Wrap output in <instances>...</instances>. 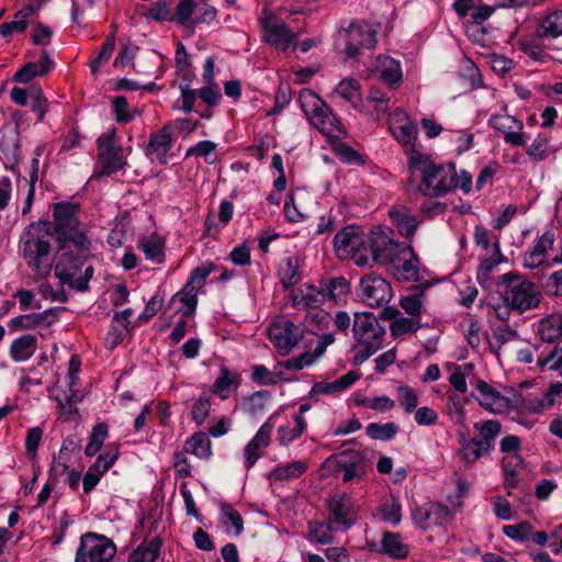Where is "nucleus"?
Instances as JSON below:
<instances>
[{"mask_svg":"<svg viewBox=\"0 0 562 562\" xmlns=\"http://www.w3.org/2000/svg\"><path fill=\"white\" fill-rule=\"evenodd\" d=\"M139 247L147 259L161 261L164 256L162 245L157 238H144L139 241Z\"/></svg>","mask_w":562,"mask_h":562,"instance_id":"obj_62","label":"nucleus"},{"mask_svg":"<svg viewBox=\"0 0 562 562\" xmlns=\"http://www.w3.org/2000/svg\"><path fill=\"white\" fill-rule=\"evenodd\" d=\"M216 147L217 145L212 140H201L187 150L186 157H203L207 164H213L215 158H211V156L216 150Z\"/></svg>","mask_w":562,"mask_h":562,"instance_id":"obj_56","label":"nucleus"},{"mask_svg":"<svg viewBox=\"0 0 562 562\" xmlns=\"http://www.w3.org/2000/svg\"><path fill=\"white\" fill-rule=\"evenodd\" d=\"M554 235L552 232H544L535 243V245L525 252L524 265L527 268L535 269L546 261L548 249L552 248Z\"/></svg>","mask_w":562,"mask_h":562,"instance_id":"obj_26","label":"nucleus"},{"mask_svg":"<svg viewBox=\"0 0 562 562\" xmlns=\"http://www.w3.org/2000/svg\"><path fill=\"white\" fill-rule=\"evenodd\" d=\"M372 260L379 265H391L407 245L394 240L381 228H374L368 236Z\"/></svg>","mask_w":562,"mask_h":562,"instance_id":"obj_12","label":"nucleus"},{"mask_svg":"<svg viewBox=\"0 0 562 562\" xmlns=\"http://www.w3.org/2000/svg\"><path fill=\"white\" fill-rule=\"evenodd\" d=\"M401 307L411 316H419L423 308V293H415L401 299Z\"/></svg>","mask_w":562,"mask_h":562,"instance_id":"obj_64","label":"nucleus"},{"mask_svg":"<svg viewBox=\"0 0 562 562\" xmlns=\"http://www.w3.org/2000/svg\"><path fill=\"white\" fill-rule=\"evenodd\" d=\"M198 291L192 285L186 283L181 291L176 293L171 302L175 303L177 301L183 303L186 310L182 311L183 316H190L194 313L196 305H198Z\"/></svg>","mask_w":562,"mask_h":562,"instance_id":"obj_45","label":"nucleus"},{"mask_svg":"<svg viewBox=\"0 0 562 562\" xmlns=\"http://www.w3.org/2000/svg\"><path fill=\"white\" fill-rule=\"evenodd\" d=\"M496 252L499 255V258H485L481 261L480 267L477 269V280L483 288H490L492 285L491 274L494 268L501 262L502 255L499 251L498 243L494 244Z\"/></svg>","mask_w":562,"mask_h":562,"instance_id":"obj_48","label":"nucleus"},{"mask_svg":"<svg viewBox=\"0 0 562 562\" xmlns=\"http://www.w3.org/2000/svg\"><path fill=\"white\" fill-rule=\"evenodd\" d=\"M381 552L389 554L394 559H404L408 554V547L402 542L400 533L384 532L381 542Z\"/></svg>","mask_w":562,"mask_h":562,"instance_id":"obj_36","label":"nucleus"},{"mask_svg":"<svg viewBox=\"0 0 562 562\" xmlns=\"http://www.w3.org/2000/svg\"><path fill=\"white\" fill-rule=\"evenodd\" d=\"M389 215L402 236L407 238L414 236L419 225V220L416 215L411 213L408 207L404 205L393 206L390 209Z\"/></svg>","mask_w":562,"mask_h":562,"instance_id":"obj_27","label":"nucleus"},{"mask_svg":"<svg viewBox=\"0 0 562 562\" xmlns=\"http://www.w3.org/2000/svg\"><path fill=\"white\" fill-rule=\"evenodd\" d=\"M117 457L119 449L116 447L109 448L98 456L94 463L91 465L92 470H95V472H99L100 474L105 473L114 464Z\"/></svg>","mask_w":562,"mask_h":562,"instance_id":"obj_58","label":"nucleus"},{"mask_svg":"<svg viewBox=\"0 0 562 562\" xmlns=\"http://www.w3.org/2000/svg\"><path fill=\"white\" fill-rule=\"evenodd\" d=\"M183 450L200 459H207L212 454L211 440L204 432H195L186 440Z\"/></svg>","mask_w":562,"mask_h":562,"instance_id":"obj_34","label":"nucleus"},{"mask_svg":"<svg viewBox=\"0 0 562 562\" xmlns=\"http://www.w3.org/2000/svg\"><path fill=\"white\" fill-rule=\"evenodd\" d=\"M461 459L467 463H473L477 461L481 457L487 456L484 448L477 441V438H472L467 440L465 438L461 441V449L459 452Z\"/></svg>","mask_w":562,"mask_h":562,"instance_id":"obj_49","label":"nucleus"},{"mask_svg":"<svg viewBox=\"0 0 562 562\" xmlns=\"http://www.w3.org/2000/svg\"><path fill=\"white\" fill-rule=\"evenodd\" d=\"M160 547L161 541L157 537L144 541L131 552L127 562H154L159 555Z\"/></svg>","mask_w":562,"mask_h":562,"instance_id":"obj_33","label":"nucleus"},{"mask_svg":"<svg viewBox=\"0 0 562 562\" xmlns=\"http://www.w3.org/2000/svg\"><path fill=\"white\" fill-rule=\"evenodd\" d=\"M80 205L72 202H58L53 205V231L61 250L72 246L87 252L92 243L88 237V226L79 220Z\"/></svg>","mask_w":562,"mask_h":562,"instance_id":"obj_2","label":"nucleus"},{"mask_svg":"<svg viewBox=\"0 0 562 562\" xmlns=\"http://www.w3.org/2000/svg\"><path fill=\"white\" fill-rule=\"evenodd\" d=\"M538 336L543 342H554L562 336V315L552 314L542 318L538 325Z\"/></svg>","mask_w":562,"mask_h":562,"instance_id":"obj_30","label":"nucleus"},{"mask_svg":"<svg viewBox=\"0 0 562 562\" xmlns=\"http://www.w3.org/2000/svg\"><path fill=\"white\" fill-rule=\"evenodd\" d=\"M116 547L105 536L87 532L80 538L75 562H109L115 554Z\"/></svg>","mask_w":562,"mask_h":562,"instance_id":"obj_7","label":"nucleus"},{"mask_svg":"<svg viewBox=\"0 0 562 562\" xmlns=\"http://www.w3.org/2000/svg\"><path fill=\"white\" fill-rule=\"evenodd\" d=\"M479 431L477 441L488 454L494 449V440L501 434L502 425L497 420H483L474 424Z\"/></svg>","mask_w":562,"mask_h":562,"instance_id":"obj_29","label":"nucleus"},{"mask_svg":"<svg viewBox=\"0 0 562 562\" xmlns=\"http://www.w3.org/2000/svg\"><path fill=\"white\" fill-rule=\"evenodd\" d=\"M334 521L349 528L355 522V504L348 494L335 495L328 504Z\"/></svg>","mask_w":562,"mask_h":562,"instance_id":"obj_23","label":"nucleus"},{"mask_svg":"<svg viewBox=\"0 0 562 562\" xmlns=\"http://www.w3.org/2000/svg\"><path fill=\"white\" fill-rule=\"evenodd\" d=\"M532 526L528 521H521L517 525H506L503 527V533L512 540L522 542L527 540L532 531Z\"/></svg>","mask_w":562,"mask_h":562,"instance_id":"obj_55","label":"nucleus"},{"mask_svg":"<svg viewBox=\"0 0 562 562\" xmlns=\"http://www.w3.org/2000/svg\"><path fill=\"white\" fill-rule=\"evenodd\" d=\"M316 359L317 358L313 351H306L299 355L297 357H293L281 362V366L288 370H302L313 364Z\"/></svg>","mask_w":562,"mask_h":562,"instance_id":"obj_61","label":"nucleus"},{"mask_svg":"<svg viewBox=\"0 0 562 562\" xmlns=\"http://www.w3.org/2000/svg\"><path fill=\"white\" fill-rule=\"evenodd\" d=\"M375 72L390 88L398 87L403 81L401 63L391 56H379Z\"/></svg>","mask_w":562,"mask_h":562,"instance_id":"obj_25","label":"nucleus"},{"mask_svg":"<svg viewBox=\"0 0 562 562\" xmlns=\"http://www.w3.org/2000/svg\"><path fill=\"white\" fill-rule=\"evenodd\" d=\"M301 336L299 327L289 319L276 322L268 329V337L271 342L285 353L299 344Z\"/></svg>","mask_w":562,"mask_h":562,"instance_id":"obj_15","label":"nucleus"},{"mask_svg":"<svg viewBox=\"0 0 562 562\" xmlns=\"http://www.w3.org/2000/svg\"><path fill=\"white\" fill-rule=\"evenodd\" d=\"M173 133L170 124L164 125L159 131L149 136L145 154L161 165L167 164V154L172 147Z\"/></svg>","mask_w":562,"mask_h":562,"instance_id":"obj_18","label":"nucleus"},{"mask_svg":"<svg viewBox=\"0 0 562 562\" xmlns=\"http://www.w3.org/2000/svg\"><path fill=\"white\" fill-rule=\"evenodd\" d=\"M391 133L397 142L408 147L413 154L417 153L415 150V140L418 135V128L412 120L407 122V124L397 126L395 130L391 131Z\"/></svg>","mask_w":562,"mask_h":562,"instance_id":"obj_44","label":"nucleus"},{"mask_svg":"<svg viewBox=\"0 0 562 562\" xmlns=\"http://www.w3.org/2000/svg\"><path fill=\"white\" fill-rule=\"evenodd\" d=\"M475 389L477 394L473 396L480 402V404L486 409L493 413H503L509 408H522L525 406V400L520 396H516L510 400L502 395L493 386L482 380H475Z\"/></svg>","mask_w":562,"mask_h":562,"instance_id":"obj_13","label":"nucleus"},{"mask_svg":"<svg viewBox=\"0 0 562 562\" xmlns=\"http://www.w3.org/2000/svg\"><path fill=\"white\" fill-rule=\"evenodd\" d=\"M251 379L260 385H276L282 380V373L272 372L262 364L252 367Z\"/></svg>","mask_w":562,"mask_h":562,"instance_id":"obj_50","label":"nucleus"},{"mask_svg":"<svg viewBox=\"0 0 562 562\" xmlns=\"http://www.w3.org/2000/svg\"><path fill=\"white\" fill-rule=\"evenodd\" d=\"M449 517L450 512L448 507L439 504H432L429 507H419L413 514L415 524L424 530L442 524L445 520H448Z\"/></svg>","mask_w":562,"mask_h":562,"instance_id":"obj_24","label":"nucleus"},{"mask_svg":"<svg viewBox=\"0 0 562 562\" xmlns=\"http://www.w3.org/2000/svg\"><path fill=\"white\" fill-rule=\"evenodd\" d=\"M280 282L285 290L292 289L300 280L299 278V258L288 257L279 266L278 270Z\"/></svg>","mask_w":562,"mask_h":562,"instance_id":"obj_37","label":"nucleus"},{"mask_svg":"<svg viewBox=\"0 0 562 562\" xmlns=\"http://www.w3.org/2000/svg\"><path fill=\"white\" fill-rule=\"evenodd\" d=\"M562 394V382L553 383L549 386L547 396V402L544 400L538 401L537 403H526L524 409H526L529 413H541L547 407L551 406L553 404L552 396Z\"/></svg>","mask_w":562,"mask_h":562,"instance_id":"obj_53","label":"nucleus"},{"mask_svg":"<svg viewBox=\"0 0 562 562\" xmlns=\"http://www.w3.org/2000/svg\"><path fill=\"white\" fill-rule=\"evenodd\" d=\"M37 348V338L26 334L14 339L10 346L9 353L13 361L22 362L29 360Z\"/></svg>","mask_w":562,"mask_h":562,"instance_id":"obj_28","label":"nucleus"},{"mask_svg":"<svg viewBox=\"0 0 562 562\" xmlns=\"http://www.w3.org/2000/svg\"><path fill=\"white\" fill-rule=\"evenodd\" d=\"M397 394L398 402L407 414L416 411L418 397L412 387L407 385H401L397 387Z\"/></svg>","mask_w":562,"mask_h":562,"instance_id":"obj_59","label":"nucleus"},{"mask_svg":"<svg viewBox=\"0 0 562 562\" xmlns=\"http://www.w3.org/2000/svg\"><path fill=\"white\" fill-rule=\"evenodd\" d=\"M20 252L31 271L38 278L49 274L53 261L50 258V243L40 228L31 225L22 235Z\"/></svg>","mask_w":562,"mask_h":562,"instance_id":"obj_3","label":"nucleus"},{"mask_svg":"<svg viewBox=\"0 0 562 562\" xmlns=\"http://www.w3.org/2000/svg\"><path fill=\"white\" fill-rule=\"evenodd\" d=\"M358 296L370 307L387 304L393 297L392 286L381 276L368 273L360 279Z\"/></svg>","mask_w":562,"mask_h":562,"instance_id":"obj_8","label":"nucleus"},{"mask_svg":"<svg viewBox=\"0 0 562 562\" xmlns=\"http://www.w3.org/2000/svg\"><path fill=\"white\" fill-rule=\"evenodd\" d=\"M299 101L306 119L326 136L339 138L344 134L340 121L329 105L314 91L305 89L300 92Z\"/></svg>","mask_w":562,"mask_h":562,"instance_id":"obj_5","label":"nucleus"},{"mask_svg":"<svg viewBox=\"0 0 562 562\" xmlns=\"http://www.w3.org/2000/svg\"><path fill=\"white\" fill-rule=\"evenodd\" d=\"M333 244L339 258H348L364 245V236L358 226L348 225L335 235Z\"/></svg>","mask_w":562,"mask_h":562,"instance_id":"obj_16","label":"nucleus"},{"mask_svg":"<svg viewBox=\"0 0 562 562\" xmlns=\"http://www.w3.org/2000/svg\"><path fill=\"white\" fill-rule=\"evenodd\" d=\"M272 416L261 425L254 438L247 443L244 450V457L246 459V469L252 468L256 462L260 459L263 450L269 446L270 436L273 429L271 423Z\"/></svg>","mask_w":562,"mask_h":562,"instance_id":"obj_19","label":"nucleus"},{"mask_svg":"<svg viewBox=\"0 0 562 562\" xmlns=\"http://www.w3.org/2000/svg\"><path fill=\"white\" fill-rule=\"evenodd\" d=\"M307 469L304 461H293L273 469L268 477L274 481L293 480L300 477Z\"/></svg>","mask_w":562,"mask_h":562,"instance_id":"obj_40","label":"nucleus"},{"mask_svg":"<svg viewBox=\"0 0 562 562\" xmlns=\"http://www.w3.org/2000/svg\"><path fill=\"white\" fill-rule=\"evenodd\" d=\"M50 316H55V312L53 308L46 310L42 313L19 315L12 318L9 325L13 329H32L44 323L49 325L53 322V319H48Z\"/></svg>","mask_w":562,"mask_h":562,"instance_id":"obj_32","label":"nucleus"},{"mask_svg":"<svg viewBox=\"0 0 562 562\" xmlns=\"http://www.w3.org/2000/svg\"><path fill=\"white\" fill-rule=\"evenodd\" d=\"M549 140L546 135L538 134V136L533 139L531 145L527 148V155L533 160V161H542L544 160L549 154L550 148L548 145Z\"/></svg>","mask_w":562,"mask_h":562,"instance_id":"obj_52","label":"nucleus"},{"mask_svg":"<svg viewBox=\"0 0 562 562\" xmlns=\"http://www.w3.org/2000/svg\"><path fill=\"white\" fill-rule=\"evenodd\" d=\"M352 333L359 346H370L372 344L380 349L384 340L385 329L372 313L361 312L355 313Z\"/></svg>","mask_w":562,"mask_h":562,"instance_id":"obj_10","label":"nucleus"},{"mask_svg":"<svg viewBox=\"0 0 562 562\" xmlns=\"http://www.w3.org/2000/svg\"><path fill=\"white\" fill-rule=\"evenodd\" d=\"M391 266L400 280L417 281L419 279V260L411 245L402 250Z\"/></svg>","mask_w":562,"mask_h":562,"instance_id":"obj_21","label":"nucleus"},{"mask_svg":"<svg viewBox=\"0 0 562 562\" xmlns=\"http://www.w3.org/2000/svg\"><path fill=\"white\" fill-rule=\"evenodd\" d=\"M108 430L109 428L105 423L94 425L89 437V442L85 448V454L87 457H93L101 449L108 436Z\"/></svg>","mask_w":562,"mask_h":562,"instance_id":"obj_47","label":"nucleus"},{"mask_svg":"<svg viewBox=\"0 0 562 562\" xmlns=\"http://www.w3.org/2000/svg\"><path fill=\"white\" fill-rule=\"evenodd\" d=\"M537 364L541 371L549 364L550 370L559 371L562 376V347L557 345L547 357L538 358Z\"/></svg>","mask_w":562,"mask_h":562,"instance_id":"obj_60","label":"nucleus"},{"mask_svg":"<svg viewBox=\"0 0 562 562\" xmlns=\"http://www.w3.org/2000/svg\"><path fill=\"white\" fill-rule=\"evenodd\" d=\"M221 515L227 532L239 536L244 531V520L241 515L228 503L221 505Z\"/></svg>","mask_w":562,"mask_h":562,"instance_id":"obj_41","label":"nucleus"},{"mask_svg":"<svg viewBox=\"0 0 562 562\" xmlns=\"http://www.w3.org/2000/svg\"><path fill=\"white\" fill-rule=\"evenodd\" d=\"M30 99L32 110L37 113V122H43L48 110V100L38 87L30 88Z\"/></svg>","mask_w":562,"mask_h":562,"instance_id":"obj_54","label":"nucleus"},{"mask_svg":"<svg viewBox=\"0 0 562 562\" xmlns=\"http://www.w3.org/2000/svg\"><path fill=\"white\" fill-rule=\"evenodd\" d=\"M239 385V378L236 372L228 370L226 367H222L220 376L213 384V392L217 394L222 400H226L233 392L237 390Z\"/></svg>","mask_w":562,"mask_h":562,"instance_id":"obj_31","label":"nucleus"},{"mask_svg":"<svg viewBox=\"0 0 562 562\" xmlns=\"http://www.w3.org/2000/svg\"><path fill=\"white\" fill-rule=\"evenodd\" d=\"M294 422L295 426L293 427L286 425L280 426L278 428V437L280 445L288 446L289 443L297 439L306 430V422L303 416L295 415Z\"/></svg>","mask_w":562,"mask_h":562,"instance_id":"obj_43","label":"nucleus"},{"mask_svg":"<svg viewBox=\"0 0 562 562\" xmlns=\"http://www.w3.org/2000/svg\"><path fill=\"white\" fill-rule=\"evenodd\" d=\"M420 328V323L413 317H398L391 323V334L393 337H400L406 333H416Z\"/></svg>","mask_w":562,"mask_h":562,"instance_id":"obj_57","label":"nucleus"},{"mask_svg":"<svg viewBox=\"0 0 562 562\" xmlns=\"http://www.w3.org/2000/svg\"><path fill=\"white\" fill-rule=\"evenodd\" d=\"M98 149L100 170L97 177L110 176L124 167L123 149L115 142V131L99 137Z\"/></svg>","mask_w":562,"mask_h":562,"instance_id":"obj_11","label":"nucleus"},{"mask_svg":"<svg viewBox=\"0 0 562 562\" xmlns=\"http://www.w3.org/2000/svg\"><path fill=\"white\" fill-rule=\"evenodd\" d=\"M398 432V426L395 423H386L380 425L371 423L366 428V434L373 440L389 441L393 439Z\"/></svg>","mask_w":562,"mask_h":562,"instance_id":"obj_46","label":"nucleus"},{"mask_svg":"<svg viewBox=\"0 0 562 562\" xmlns=\"http://www.w3.org/2000/svg\"><path fill=\"white\" fill-rule=\"evenodd\" d=\"M524 459L520 454H510L502 460V471L504 476V485L507 488H514L518 485L517 468L520 467Z\"/></svg>","mask_w":562,"mask_h":562,"instance_id":"obj_39","label":"nucleus"},{"mask_svg":"<svg viewBox=\"0 0 562 562\" xmlns=\"http://www.w3.org/2000/svg\"><path fill=\"white\" fill-rule=\"evenodd\" d=\"M328 462L344 471L342 481L349 482L361 479L366 474V459L362 452L355 449H346L328 458Z\"/></svg>","mask_w":562,"mask_h":562,"instance_id":"obj_14","label":"nucleus"},{"mask_svg":"<svg viewBox=\"0 0 562 562\" xmlns=\"http://www.w3.org/2000/svg\"><path fill=\"white\" fill-rule=\"evenodd\" d=\"M490 125L504 135V140L512 146L519 147L526 144L524 125L508 114H494L490 119Z\"/></svg>","mask_w":562,"mask_h":562,"instance_id":"obj_17","label":"nucleus"},{"mask_svg":"<svg viewBox=\"0 0 562 562\" xmlns=\"http://www.w3.org/2000/svg\"><path fill=\"white\" fill-rule=\"evenodd\" d=\"M0 149L5 168L13 170L19 164V143L15 139H2Z\"/></svg>","mask_w":562,"mask_h":562,"instance_id":"obj_51","label":"nucleus"},{"mask_svg":"<svg viewBox=\"0 0 562 562\" xmlns=\"http://www.w3.org/2000/svg\"><path fill=\"white\" fill-rule=\"evenodd\" d=\"M408 166L412 171L420 173L418 192L428 198H440L458 188V175L453 164L437 165L424 154L409 156Z\"/></svg>","mask_w":562,"mask_h":562,"instance_id":"obj_1","label":"nucleus"},{"mask_svg":"<svg viewBox=\"0 0 562 562\" xmlns=\"http://www.w3.org/2000/svg\"><path fill=\"white\" fill-rule=\"evenodd\" d=\"M319 286L325 294V299L335 302L347 295L350 291V284L345 277L323 279Z\"/></svg>","mask_w":562,"mask_h":562,"instance_id":"obj_35","label":"nucleus"},{"mask_svg":"<svg viewBox=\"0 0 562 562\" xmlns=\"http://www.w3.org/2000/svg\"><path fill=\"white\" fill-rule=\"evenodd\" d=\"M115 119L120 123H126L134 119V113L130 110L127 100L123 95H117L112 101Z\"/></svg>","mask_w":562,"mask_h":562,"instance_id":"obj_63","label":"nucleus"},{"mask_svg":"<svg viewBox=\"0 0 562 562\" xmlns=\"http://www.w3.org/2000/svg\"><path fill=\"white\" fill-rule=\"evenodd\" d=\"M541 37L557 38L562 36V10H555L542 19L538 30Z\"/></svg>","mask_w":562,"mask_h":562,"instance_id":"obj_38","label":"nucleus"},{"mask_svg":"<svg viewBox=\"0 0 562 562\" xmlns=\"http://www.w3.org/2000/svg\"><path fill=\"white\" fill-rule=\"evenodd\" d=\"M325 301L321 286L317 288L314 284L306 283L291 292L292 306L299 311L317 310Z\"/></svg>","mask_w":562,"mask_h":562,"instance_id":"obj_22","label":"nucleus"},{"mask_svg":"<svg viewBox=\"0 0 562 562\" xmlns=\"http://www.w3.org/2000/svg\"><path fill=\"white\" fill-rule=\"evenodd\" d=\"M266 41L282 50L296 44L295 34L288 25L276 18H269L265 22Z\"/></svg>","mask_w":562,"mask_h":562,"instance_id":"obj_20","label":"nucleus"},{"mask_svg":"<svg viewBox=\"0 0 562 562\" xmlns=\"http://www.w3.org/2000/svg\"><path fill=\"white\" fill-rule=\"evenodd\" d=\"M335 92L346 101L350 102L352 106L357 108L361 101L360 83L356 79H344L335 89Z\"/></svg>","mask_w":562,"mask_h":562,"instance_id":"obj_42","label":"nucleus"},{"mask_svg":"<svg viewBox=\"0 0 562 562\" xmlns=\"http://www.w3.org/2000/svg\"><path fill=\"white\" fill-rule=\"evenodd\" d=\"M497 283L505 285L504 302L509 310L521 314L536 308L540 303L541 294L535 283L518 273H504L498 278Z\"/></svg>","mask_w":562,"mask_h":562,"instance_id":"obj_6","label":"nucleus"},{"mask_svg":"<svg viewBox=\"0 0 562 562\" xmlns=\"http://www.w3.org/2000/svg\"><path fill=\"white\" fill-rule=\"evenodd\" d=\"M59 260L55 265V276L63 284H67L69 288L86 292L89 290V281L93 277V267L86 266L82 271L88 258L91 256V249L87 252L82 250H63Z\"/></svg>","mask_w":562,"mask_h":562,"instance_id":"obj_4","label":"nucleus"},{"mask_svg":"<svg viewBox=\"0 0 562 562\" xmlns=\"http://www.w3.org/2000/svg\"><path fill=\"white\" fill-rule=\"evenodd\" d=\"M349 58H356L360 48L373 49L376 44V30L368 22H352L341 32Z\"/></svg>","mask_w":562,"mask_h":562,"instance_id":"obj_9","label":"nucleus"}]
</instances>
